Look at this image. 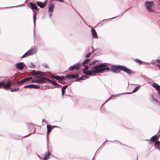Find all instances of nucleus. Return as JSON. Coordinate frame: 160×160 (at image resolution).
<instances>
[{"label": "nucleus", "mask_w": 160, "mask_h": 160, "mask_svg": "<svg viewBox=\"0 0 160 160\" xmlns=\"http://www.w3.org/2000/svg\"><path fill=\"white\" fill-rule=\"evenodd\" d=\"M155 88L158 92H160V86L159 85H158Z\"/></svg>", "instance_id": "nucleus-38"}, {"label": "nucleus", "mask_w": 160, "mask_h": 160, "mask_svg": "<svg viewBox=\"0 0 160 160\" xmlns=\"http://www.w3.org/2000/svg\"><path fill=\"white\" fill-rule=\"evenodd\" d=\"M84 79L83 78V77L82 76L80 78H78L77 79H76L75 80V81L77 82V81H79L80 80H84Z\"/></svg>", "instance_id": "nucleus-28"}, {"label": "nucleus", "mask_w": 160, "mask_h": 160, "mask_svg": "<svg viewBox=\"0 0 160 160\" xmlns=\"http://www.w3.org/2000/svg\"><path fill=\"white\" fill-rule=\"evenodd\" d=\"M159 1H160V0H158Z\"/></svg>", "instance_id": "nucleus-62"}, {"label": "nucleus", "mask_w": 160, "mask_h": 160, "mask_svg": "<svg viewBox=\"0 0 160 160\" xmlns=\"http://www.w3.org/2000/svg\"><path fill=\"white\" fill-rule=\"evenodd\" d=\"M152 86L153 87L155 88L158 86V84L157 83H153L152 84Z\"/></svg>", "instance_id": "nucleus-39"}, {"label": "nucleus", "mask_w": 160, "mask_h": 160, "mask_svg": "<svg viewBox=\"0 0 160 160\" xmlns=\"http://www.w3.org/2000/svg\"><path fill=\"white\" fill-rule=\"evenodd\" d=\"M36 83H40V80L39 78L37 80H36Z\"/></svg>", "instance_id": "nucleus-44"}, {"label": "nucleus", "mask_w": 160, "mask_h": 160, "mask_svg": "<svg viewBox=\"0 0 160 160\" xmlns=\"http://www.w3.org/2000/svg\"><path fill=\"white\" fill-rule=\"evenodd\" d=\"M29 5H30L32 9L35 10H38V8L37 5L33 2H30L29 3Z\"/></svg>", "instance_id": "nucleus-15"}, {"label": "nucleus", "mask_w": 160, "mask_h": 160, "mask_svg": "<svg viewBox=\"0 0 160 160\" xmlns=\"http://www.w3.org/2000/svg\"><path fill=\"white\" fill-rule=\"evenodd\" d=\"M88 27H90L91 26H88Z\"/></svg>", "instance_id": "nucleus-61"}, {"label": "nucleus", "mask_w": 160, "mask_h": 160, "mask_svg": "<svg viewBox=\"0 0 160 160\" xmlns=\"http://www.w3.org/2000/svg\"><path fill=\"white\" fill-rule=\"evenodd\" d=\"M158 148L159 150H160V148Z\"/></svg>", "instance_id": "nucleus-57"}, {"label": "nucleus", "mask_w": 160, "mask_h": 160, "mask_svg": "<svg viewBox=\"0 0 160 160\" xmlns=\"http://www.w3.org/2000/svg\"><path fill=\"white\" fill-rule=\"evenodd\" d=\"M79 64V63H76L73 66H70L69 68V70L70 71H72L75 69H76L77 70L79 68L78 66Z\"/></svg>", "instance_id": "nucleus-9"}, {"label": "nucleus", "mask_w": 160, "mask_h": 160, "mask_svg": "<svg viewBox=\"0 0 160 160\" xmlns=\"http://www.w3.org/2000/svg\"><path fill=\"white\" fill-rule=\"evenodd\" d=\"M24 63L21 62L17 63L16 65V67L18 69H19L20 70H22L24 68Z\"/></svg>", "instance_id": "nucleus-11"}, {"label": "nucleus", "mask_w": 160, "mask_h": 160, "mask_svg": "<svg viewBox=\"0 0 160 160\" xmlns=\"http://www.w3.org/2000/svg\"><path fill=\"white\" fill-rule=\"evenodd\" d=\"M4 84V82L3 81H1L0 82V86Z\"/></svg>", "instance_id": "nucleus-43"}, {"label": "nucleus", "mask_w": 160, "mask_h": 160, "mask_svg": "<svg viewBox=\"0 0 160 160\" xmlns=\"http://www.w3.org/2000/svg\"><path fill=\"white\" fill-rule=\"evenodd\" d=\"M36 17V15L35 13H34L33 14V22H34V30H33V33H34V36L35 35V19Z\"/></svg>", "instance_id": "nucleus-17"}, {"label": "nucleus", "mask_w": 160, "mask_h": 160, "mask_svg": "<svg viewBox=\"0 0 160 160\" xmlns=\"http://www.w3.org/2000/svg\"><path fill=\"white\" fill-rule=\"evenodd\" d=\"M44 122V120H42V122Z\"/></svg>", "instance_id": "nucleus-59"}, {"label": "nucleus", "mask_w": 160, "mask_h": 160, "mask_svg": "<svg viewBox=\"0 0 160 160\" xmlns=\"http://www.w3.org/2000/svg\"><path fill=\"white\" fill-rule=\"evenodd\" d=\"M112 95L111 96V97H110L109 98H108V99L106 100L105 102H104V103H103V104H102V105H103L104 104H105L108 101L110 100L112 98Z\"/></svg>", "instance_id": "nucleus-40"}, {"label": "nucleus", "mask_w": 160, "mask_h": 160, "mask_svg": "<svg viewBox=\"0 0 160 160\" xmlns=\"http://www.w3.org/2000/svg\"><path fill=\"white\" fill-rule=\"evenodd\" d=\"M98 61L97 60H94L92 61V62H91L89 64L90 66H91L93 64H95L96 62H98Z\"/></svg>", "instance_id": "nucleus-32"}, {"label": "nucleus", "mask_w": 160, "mask_h": 160, "mask_svg": "<svg viewBox=\"0 0 160 160\" xmlns=\"http://www.w3.org/2000/svg\"><path fill=\"white\" fill-rule=\"evenodd\" d=\"M44 72L41 71H38L37 72L36 75H38L40 76H42L43 75Z\"/></svg>", "instance_id": "nucleus-27"}, {"label": "nucleus", "mask_w": 160, "mask_h": 160, "mask_svg": "<svg viewBox=\"0 0 160 160\" xmlns=\"http://www.w3.org/2000/svg\"><path fill=\"white\" fill-rule=\"evenodd\" d=\"M93 159H92V160Z\"/></svg>", "instance_id": "nucleus-64"}, {"label": "nucleus", "mask_w": 160, "mask_h": 160, "mask_svg": "<svg viewBox=\"0 0 160 160\" xmlns=\"http://www.w3.org/2000/svg\"><path fill=\"white\" fill-rule=\"evenodd\" d=\"M24 88H32L35 89H39L40 88V87L38 85L32 84L25 85L24 87Z\"/></svg>", "instance_id": "nucleus-6"}, {"label": "nucleus", "mask_w": 160, "mask_h": 160, "mask_svg": "<svg viewBox=\"0 0 160 160\" xmlns=\"http://www.w3.org/2000/svg\"><path fill=\"white\" fill-rule=\"evenodd\" d=\"M35 125H34V124H32L31 126V127L32 128L34 129L33 132L32 133H29V134H28L27 135H26L24 136V137H25L27 136H28L29 135H31L32 134H33V133H35Z\"/></svg>", "instance_id": "nucleus-25"}, {"label": "nucleus", "mask_w": 160, "mask_h": 160, "mask_svg": "<svg viewBox=\"0 0 160 160\" xmlns=\"http://www.w3.org/2000/svg\"><path fill=\"white\" fill-rule=\"evenodd\" d=\"M52 13L50 12L49 14V17L50 18H51V17H52Z\"/></svg>", "instance_id": "nucleus-49"}, {"label": "nucleus", "mask_w": 160, "mask_h": 160, "mask_svg": "<svg viewBox=\"0 0 160 160\" xmlns=\"http://www.w3.org/2000/svg\"><path fill=\"white\" fill-rule=\"evenodd\" d=\"M144 5L145 7L149 12H152L154 10V7L153 1H147L145 2Z\"/></svg>", "instance_id": "nucleus-2"}, {"label": "nucleus", "mask_w": 160, "mask_h": 160, "mask_svg": "<svg viewBox=\"0 0 160 160\" xmlns=\"http://www.w3.org/2000/svg\"><path fill=\"white\" fill-rule=\"evenodd\" d=\"M51 155L49 151H48L47 152H46L44 156V157L43 158V160H47L49 156Z\"/></svg>", "instance_id": "nucleus-16"}, {"label": "nucleus", "mask_w": 160, "mask_h": 160, "mask_svg": "<svg viewBox=\"0 0 160 160\" xmlns=\"http://www.w3.org/2000/svg\"><path fill=\"white\" fill-rule=\"evenodd\" d=\"M37 5L41 8H43L46 5V3H44L43 2H37Z\"/></svg>", "instance_id": "nucleus-13"}, {"label": "nucleus", "mask_w": 160, "mask_h": 160, "mask_svg": "<svg viewBox=\"0 0 160 160\" xmlns=\"http://www.w3.org/2000/svg\"><path fill=\"white\" fill-rule=\"evenodd\" d=\"M83 76V78H85L84 80H85V79H88V77L87 76H86L84 75Z\"/></svg>", "instance_id": "nucleus-45"}, {"label": "nucleus", "mask_w": 160, "mask_h": 160, "mask_svg": "<svg viewBox=\"0 0 160 160\" xmlns=\"http://www.w3.org/2000/svg\"><path fill=\"white\" fill-rule=\"evenodd\" d=\"M32 74H33V75L35 74V75H36L37 72L35 70H33L32 71Z\"/></svg>", "instance_id": "nucleus-42"}, {"label": "nucleus", "mask_w": 160, "mask_h": 160, "mask_svg": "<svg viewBox=\"0 0 160 160\" xmlns=\"http://www.w3.org/2000/svg\"><path fill=\"white\" fill-rule=\"evenodd\" d=\"M19 89V88H11V89H10V91L12 92H16Z\"/></svg>", "instance_id": "nucleus-29"}, {"label": "nucleus", "mask_w": 160, "mask_h": 160, "mask_svg": "<svg viewBox=\"0 0 160 160\" xmlns=\"http://www.w3.org/2000/svg\"><path fill=\"white\" fill-rule=\"evenodd\" d=\"M135 61L136 62L139 63V64H141L142 62V61L138 59H136L135 60Z\"/></svg>", "instance_id": "nucleus-36"}, {"label": "nucleus", "mask_w": 160, "mask_h": 160, "mask_svg": "<svg viewBox=\"0 0 160 160\" xmlns=\"http://www.w3.org/2000/svg\"><path fill=\"white\" fill-rule=\"evenodd\" d=\"M157 65H158V67L159 68H160V65H159V64H157Z\"/></svg>", "instance_id": "nucleus-53"}, {"label": "nucleus", "mask_w": 160, "mask_h": 160, "mask_svg": "<svg viewBox=\"0 0 160 160\" xmlns=\"http://www.w3.org/2000/svg\"><path fill=\"white\" fill-rule=\"evenodd\" d=\"M120 67L121 68V70L125 72L128 74H131L132 72L131 70L129 69L124 66L122 65Z\"/></svg>", "instance_id": "nucleus-5"}, {"label": "nucleus", "mask_w": 160, "mask_h": 160, "mask_svg": "<svg viewBox=\"0 0 160 160\" xmlns=\"http://www.w3.org/2000/svg\"><path fill=\"white\" fill-rule=\"evenodd\" d=\"M143 78L146 80L148 83H149L152 82L151 80L148 78L146 77V76H144L143 77Z\"/></svg>", "instance_id": "nucleus-24"}, {"label": "nucleus", "mask_w": 160, "mask_h": 160, "mask_svg": "<svg viewBox=\"0 0 160 160\" xmlns=\"http://www.w3.org/2000/svg\"><path fill=\"white\" fill-rule=\"evenodd\" d=\"M40 83L46 82V77H41L39 78Z\"/></svg>", "instance_id": "nucleus-22"}, {"label": "nucleus", "mask_w": 160, "mask_h": 160, "mask_svg": "<svg viewBox=\"0 0 160 160\" xmlns=\"http://www.w3.org/2000/svg\"><path fill=\"white\" fill-rule=\"evenodd\" d=\"M53 82V83H52V84L54 85H55V86H56V87H59L61 86L59 84H58V83H57L56 82Z\"/></svg>", "instance_id": "nucleus-33"}, {"label": "nucleus", "mask_w": 160, "mask_h": 160, "mask_svg": "<svg viewBox=\"0 0 160 160\" xmlns=\"http://www.w3.org/2000/svg\"><path fill=\"white\" fill-rule=\"evenodd\" d=\"M57 1L61 2H64V0H57Z\"/></svg>", "instance_id": "nucleus-50"}, {"label": "nucleus", "mask_w": 160, "mask_h": 160, "mask_svg": "<svg viewBox=\"0 0 160 160\" xmlns=\"http://www.w3.org/2000/svg\"><path fill=\"white\" fill-rule=\"evenodd\" d=\"M46 80L48 81L49 82H51L52 84V83H53V82H54L53 81H52L50 79H49V78H46Z\"/></svg>", "instance_id": "nucleus-37"}, {"label": "nucleus", "mask_w": 160, "mask_h": 160, "mask_svg": "<svg viewBox=\"0 0 160 160\" xmlns=\"http://www.w3.org/2000/svg\"><path fill=\"white\" fill-rule=\"evenodd\" d=\"M37 49L36 48H32L29 49L22 56V58L32 55L36 53L37 52Z\"/></svg>", "instance_id": "nucleus-3"}, {"label": "nucleus", "mask_w": 160, "mask_h": 160, "mask_svg": "<svg viewBox=\"0 0 160 160\" xmlns=\"http://www.w3.org/2000/svg\"><path fill=\"white\" fill-rule=\"evenodd\" d=\"M160 145V141H156L155 142V146L156 145H157L158 146H159Z\"/></svg>", "instance_id": "nucleus-31"}, {"label": "nucleus", "mask_w": 160, "mask_h": 160, "mask_svg": "<svg viewBox=\"0 0 160 160\" xmlns=\"http://www.w3.org/2000/svg\"><path fill=\"white\" fill-rule=\"evenodd\" d=\"M12 83L10 81H8L6 84H4L3 88H9L11 85Z\"/></svg>", "instance_id": "nucleus-14"}, {"label": "nucleus", "mask_w": 160, "mask_h": 160, "mask_svg": "<svg viewBox=\"0 0 160 160\" xmlns=\"http://www.w3.org/2000/svg\"><path fill=\"white\" fill-rule=\"evenodd\" d=\"M28 67L30 68H34L35 66L32 62H30L28 64Z\"/></svg>", "instance_id": "nucleus-26"}, {"label": "nucleus", "mask_w": 160, "mask_h": 160, "mask_svg": "<svg viewBox=\"0 0 160 160\" xmlns=\"http://www.w3.org/2000/svg\"><path fill=\"white\" fill-rule=\"evenodd\" d=\"M108 63H103L101 64L96 65L91 68V70L83 72V73L87 75L92 76L96 73H99L105 71H108L110 68L107 67Z\"/></svg>", "instance_id": "nucleus-1"}, {"label": "nucleus", "mask_w": 160, "mask_h": 160, "mask_svg": "<svg viewBox=\"0 0 160 160\" xmlns=\"http://www.w3.org/2000/svg\"><path fill=\"white\" fill-rule=\"evenodd\" d=\"M32 82L33 83H36V80H32Z\"/></svg>", "instance_id": "nucleus-48"}, {"label": "nucleus", "mask_w": 160, "mask_h": 160, "mask_svg": "<svg viewBox=\"0 0 160 160\" xmlns=\"http://www.w3.org/2000/svg\"><path fill=\"white\" fill-rule=\"evenodd\" d=\"M159 137H158L156 135L153 136L150 139V140L152 142H154L156 140L158 139Z\"/></svg>", "instance_id": "nucleus-21"}, {"label": "nucleus", "mask_w": 160, "mask_h": 160, "mask_svg": "<svg viewBox=\"0 0 160 160\" xmlns=\"http://www.w3.org/2000/svg\"><path fill=\"white\" fill-rule=\"evenodd\" d=\"M44 67L45 68H48V66H47L46 65H45L44 66Z\"/></svg>", "instance_id": "nucleus-51"}, {"label": "nucleus", "mask_w": 160, "mask_h": 160, "mask_svg": "<svg viewBox=\"0 0 160 160\" xmlns=\"http://www.w3.org/2000/svg\"><path fill=\"white\" fill-rule=\"evenodd\" d=\"M91 55V53L90 52L88 53L86 55V58H88Z\"/></svg>", "instance_id": "nucleus-41"}, {"label": "nucleus", "mask_w": 160, "mask_h": 160, "mask_svg": "<svg viewBox=\"0 0 160 160\" xmlns=\"http://www.w3.org/2000/svg\"><path fill=\"white\" fill-rule=\"evenodd\" d=\"M123 13H122V14H121V16H122V14H123Z\"/></svg>", "instance_id": "nucleus-60"}, {"label": "nucleus", "mask_w": 160, "mask_h": 160, "mask_svg": "<svg viewBox=\"0 0 160 160\" xmlns=\"http://www.w3.org/2000/svg\"><path fill=\"white\" fill-rule=\"evenodd\" d=\"M68 87L67 85H65L64 86H63L62 88L61 89L62 90V96H63L64 94L65 93V89H66V88Z\"/></svg>", "instance_id": "nucleus-19"}, {"label": "nucleus", "mask_w": 160, "mask_h": 160, "mask_svg": "<svg viewBox=\"0 0 160 160\" xmlns=\"http://www.w3.org/2000/svg\"><path fill=\"white\" fill-rule=\"evenodd\" d=\"M25 82H26V81L25 80L24 78V79L21 80H20V81L18 82H17V83L18 84H20L22 83H24Z\"/></svg>", "instance_id": "nucleus-30"}, {"label": "nucleus", "mask_w": 160, "mask_h": 160, "mask_svg": "<svg viewBox=\"0 0 160 160\" xmlns=\"http://www.w3.org/2000/svg\"><path fill=\"white\" fill-rule=\"evenodd\" d=\"M79 77V75L76 74H67L66 76V78H76Z\"/></svg>", "instance_id": "nucleus-10"}, {"label": "nucleus", "mask_w": 160, "mask_h": 160, "mask_svg": "<svg viewBox=\"0 0 160 160\" xmlns=\"http://www.w3.org/2000/svg\"><path fill=\"white\" fill-rule=\"evenodd\" d=\"M90 61V58H87L82 62V64L83 66H84L86 64L88 63Z\"/></svg>", "instance_id": "nucleus-23"}, {"label": "nucleus", "mask_w": 160, "mask_h": 160, "mask_svg": "<svg viewBox=\"0 0 160 160\" xmlns=\"http://www.w3.org/2000/svg\"><path fill=\"white\" fill-rule=\"evenodd\" d=\"M117 17V16H116V17H114L113 18H111V19H113V18H114Z\"/></svg>", "instance_id": "nucleus-56"}, {"label": "nucleus", "mask_w": 160, "mask_h": 160, "mask_svg": "<svg viewBox=\"0 0 160 160\" xmlns=\"http://www.w3.org/2000/svg\"><path fill=\"white\" fill-rule=\"evenodd\" d=\"M156 61L158 62V63H159V64H160V60L159 59H157L156 60Z\"/></svg>", "instance_id": "nucleus-46"}, {"label": "nucleus", "mask_w": 160, "mask_h": 160, "mask_svg": "<svg viewBox=\"0 0 160 160\" xmlns=\"http://www.w3.org/2000/svg\"><path fill=\"white\" fill-rule=\"evenodd\" d=\"M47 148L48 149V136L49 135V133L50 132L51 130L52 129V128L51 127L50 125H47Z\"/></svg>", "instance_id": "nucleus-7"}, {"label": "nucleus", "mask_w": 160, "mask_h": 160, "mask_svg": "<svg viewBox=\"0 0 160 160\" xmlns=\"http://www.w3.org/2000/svg\"><path fill=\"white\" fill-rule=\"evenodd\" d=\"M158 94L159 95L160 97V92H158Z\"/></svg>", "instance_id": "nucleus-55"}, {"label": "nucleus", "mask_w": 160, "mask_h": 160, "mask_svg": "<svg viewBox=\"0 0 160 160\" xmlns=\"http://www.w3.org/2000/svg\"><path fill=\"white\" fill-rule=\"evenodd\" d=\"M137 160H138V158L137 159Z\"/></svg>", "instance_id": "nucleus-63"}, {"label": "nucleus", "mask_w": 160, "mask_h": 160, "mask_svg": "<svg viewBox=\"0 0 160 160\" xmlns=\"http://www.w3.org/2000/svg\"><path fill=\"white\" fill-rule=\"evenodd\" d=\"M54 8V5L53 4H51L49 6L48 8V12L52 13L53 10Z\"/></svg>", "instance_id": "nucleus-18"}, {"label": "nucleus", "mask_w": 160, "mask_h": 160, "mask_svg": "<svg viewBox=\"0 0 160 160\" xmlns=\"http://www.w3.org/2000/svg\"><path fill=\"white\" fill-rule=\"evenodd\" d=\"M83 22H84V23L86 24H87L86 23V22H85V21H84V20H83Z\"/></svg>", "instance_id": "nucleus-58"}, {"label": "nucleus", "mask_w": 160, "mask_h": 160, "mask_svg": "<svg viewBox=\"0 0 160 160\" xmlns=\"http://www.w3.org/2000/svg\"><path fill=\"white\" fill-rule=\"evenodd\" d=\"M140 85H139L138 86H137V87H136L132 91V93H134L135 92H136L140 88ZM127 93V94H131V93H130V92H127V93Z\"/></svg>", "instance_id": "nucleus-20"}, {"label": "nucleus", "mask_w": 160, "mask_h": 160, "mask_svg": "<svg viewBox=\"0 0 160 160\" xmlns=\"http://www.w3.org/2000/svg\"><path fill=\"white\" fill-rule=\"evenodd\" d=\"M32 79V77H27L26 78H24V79L26 81V82L29 81Z\"/></svg>", "instance_id": "nucleus-34"}, {"label": "nucleus", "mask_w": 160, "mask_h": 160, "mask_svg": "<svg viewBox=\"0 0 160 160\" xmlns=\"http://www.w3.org/2000/svg\"><path fill=\"white\" fill-rule=\"evenodd\" d=\"M152 100L155 102H157V100L156 99L153 98Z\"/></svg>", "instance_id": "nucleus-47"}, {"label": "nucleus", "mask_w": 160, "mask_h": 160, "mask_svg": "<svg viewBox=\"0 0 160 160\" xmlns=\"http://www.w3.org/2000/svg\"><path fill=\"white\" fill-rule=\"evenodd\" d=\"M23 5H18V6H15V7H19V6H22Z\"/></svg>", "instance_id": "nucleus-54"}, {"label": "nucleus", "mask_w": 160, "mask_h": 160, "mask_svg": "<svg viewBox=\"0 0 160 160\" xmlns=\"http://www.w3.org/2000/svg\"><path fill=\"white\" fill-rule=\"evenodd\" d=\"M122 65H118L117 66H112L111 68L112 71L113 72L118 73L121 70V68L120 67Z\"/></svg>", "instance_id": "nucleus-4"}, {"label": "nucleus", "mask_w": 160, "mask_h": 160, "mask_svg": "<svg viewBox=\"0 0 160 160\" xmlns=\"http://www.w3.org/2000/svg\"><path fill=\"white\" fill-rule=\"evenodd\" d=\"M88 69V66H85L84 68L82 69L83 72L84 71L85 72V71H87V70Z\"/></svg>", "instance_id": "nucleus-35"}, {"label": "nucleus", "mask_w": 160, "mask_h": 160, "mask_svg": "<svg viewBox=\"0 0 160 160\" xmlns=\"http://www.w3.org/2000/svg\"><path fill=\"white\" fill-rule=\"evenodd\" d=\"M51 76L53 78L57 80L58 81H62L64 80L66 78V76L60 77L59 76H55L53 75H52Z\"/></svg>", "instance_id": "nucleus-8"}, {"label": "nucleus", "mask_w": 160, "mask_h": 160, "mask_svg": "<svg viewBox=\"0 0 160 160\" xmlns=\"http://www.w3.org/2000/svg\"><path fill=\"white\" fill-rule=\"evenodd\" d=\"M91 32L92 37L93 38H98L96 31L93 28H91Z\"/></svg>", "instance_id": "nucleus-12"}, {"label": "nucleus", "mask_w": 160, "mask_h": 160, "mask_svg": "<svg viewBox=\"0 0 160 160\" xmlns=\"http://www.w3.org/2000/svg\"><path fill=\"white\" fill-rule=\"evenodd\" d=\"M57 126H52V128H57Z\"/></svg>", "instance_id": "nucleus-52"}]
</instances>
